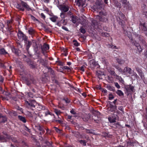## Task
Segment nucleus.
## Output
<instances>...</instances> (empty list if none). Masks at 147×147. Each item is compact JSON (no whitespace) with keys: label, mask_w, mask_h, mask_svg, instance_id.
Wrapping results in <instances>:
<instances>
[{"label":"nucleus","mask_w":147,"mask_h":147,"mask_svg":"<svg viewBox=\"0 0 147 147\" xmlns=\"http://www.w3.org/2000/svg\"><path fill=\"white\" fill-rule=\"evenodd\" d=\"M16 7L22 11H24V8L28 11L30 9L29 6L26 3L23 1H22L21 5L18 4Z\"/></svg>","instance_id":"1"},{"label":"nucleus","mask_w":147,"mask_h":147,"mask_svg":"<svg viewBox=\"0 0 147 147\" xmlns=\"http://www.w3.org/2000/svg\"><path fill=\"white\" fill-rule=\"evenodd\" d=\"M99 15H97L96 18L99 21L103 22H106L107 20V16H106L105 13L102 11L99 12Z\"/></svg>","instance_id":"2"},{"label":"nucleus","mask_w":147,"mask_h":147,"mask_svg":"<svg viewBox=\"0 0 147 147\" xmlns=\"http://www.w3.org/2000/svg\"><path fill=\"white\" fill-rule=\"evenodd\" d=\"M125 16L121 12H119L117 14V19L122 26H123L125 22L123 20H125Z\"/></svg>","instance_id":"3"},{"label":"nucleus","mask_w":147,"mask_h":147,"mask_svg":"<svg viewBox=\"0 0 147 147\" xmlns=\"http://www.w3.org/2000/svg\"><path fill=\"white\" fill-rule=\"evenodd\" d=\"M121 2L124 8L127 9H131V6L127 1V0H121Z\"/></svg>","instance_id":"4"},{"label":"nucleus","mask_w":147,"mask_h":147,"mask_svg":"<svg viewBox=\"0 0 147 147\" xmlns=\"http://www.w3.org/2000/svg\"><path fill=\"white\" fill-rule=\"evenodd\" d=\"M132 71L129 67H126L123 70L122 74L128 76V74H132Z\"/></svg>","instance_id":"5"},{"label":"nucleus","mask_w":147,"mask_h":147,"mask_svg":"<svg viewBox=\"0 0 147 147\" xmlns=\"http://www.w3.org/2000/svg\"><path fill=\"white\" fill-rule=\"evenodd\" d=\"M59 8L61 11L64 12H67L69 10V6L65 5H59Z\"/></svg>","instance_id":"6"},{"label":"nucleus","mask_w":147,"mask_h":147,"mask_svg":"<svg viewBox=\"0 0 147 147\" xmlns=\"http://www.w3.org/2000/svg\"><path fill=\"white\" fill-rule=\"evenodd\" d=\"M75 3L79 7H83L85 5L84 2L82 0H75Z\"/></svg>","instance_id":"7"},{"label":"nucleus","mask_w":147,"mask_h":147,"mask_svg":"<svg viewBox=\"0 0 147 147\" xmlns=\"http://www.w3.org/2000/svg\"><path fill=\"white\" fill-rule=\"evenodd\" d=\"M126 89L127 94H128L134 91V87L131 85L129 86L126 87Z\"/></svg>","instance_id":"8"},{"label":"nucleus","mask_w":147,"mask_h":147,"mask_svg":"<svg viewBox=\"0 0 147 147\" xmlns=\"http://www.w3.org/2000/svg\"><path fill=\"white\" fill-rule=\"evenodd\" d=\"M18 36L19 39L22 38L24 40V42H25L26 40L27 39V38L26 36L22 32L19 31L18 34Z\"/></svg>","instance_id":"9"},{"label":"nucleus","mask_w":147,"mask_h":147,"mask_svg":"<svg viewBox=\"0 0 147 147\" xmlns=\"http://www.w3.org/2000/svg\"><path fill=\"white\" fill-rule=\"evenodd\" d=\"M116 109V107L115 106L111 105L109 107L107 108V111L109 113L111 112H114Z\"/></svg>","instance_id":"10"},{"label":"nucleus","mask_w":147,"mask_h":147,"mask_svg":"<svg viewBox=\"0 0 147 147\" xmlns=\"http://www.w3.org/2000/svg\"><path fill=\"white\" fill-rule=\"evenodd\" d=\"M90 20L92 22L91 28H94L97 25L98 23L96 20H94L92 18H91Z\"/></svg>","instance_id":"11"},{"label":"nucleus","mask_w":147,"mask_h":147,"mask_svg":"<svg viewBox=\"0 0 147 147\" xmlns=\"http://www.w3.org/2000/svg\"><path fill=\"white\" fill-rule=\"evenodd\" d=\"M4 136H5V140H6V141L5 142H6L7 141V139H11V140L13 142L15 143H18V141L17 140H16V139L15 138H12L11 137L9 136L8 135H5Z\"/></svg>","instance_id":"12"},{"label":"nucleus","mask_w":147,"mask_h":147,"mask_svg":"<svg viewBox=\"0 0 147 147\" xmlns=\"http://www.w3.org/2000/svg\"><path fill=\"white\" fill-rule=\"evenodd\" d=\"M25 102L26 105H27L28 107H35V104H36V102L34 101L29 102L28 101L26 100Z\"/></svg>","instance_id":"13"},{"label":"nucleus","mask_w":147,"mask_h":147,"mask_svg":"<svg viewBox=\"0 0 147 147\" xmlns=\"http://www.w3.org/2000/svg\"><path fill=\"white\" fill-rule=\"evenodd\" d=\"M42 51L44 53V52L48 50L49 49V46L48 45L45 44L41 47Z\"/></svg>","instance_id":"14"},{"label":"nucleus","mask_w":147,"mask_h":147,"mask_svg":"<svg viewBox=\"0 0 147 147\" xmlns=\"http://www.w3.org/2000/svg\"><path fill=\"white\" fill-rule=\"evenodd\" d=\"M24 42L25 43L26 49L27 51H28L29 49L32 44V42L29 41H27L26 39Z\"/></svg>","instance_id":"15"},{"label":"nucleus","mask_w":147,"mask_h":147,"mask_svg":"<svg viewBox=\"0 0 147 147\" xmlns=\"http://www.w3.org/2000/svg\"><path fill=\"white\" fill-rule=\"evenodd\" d=\"M90 67H94L96 65H97V63L94 60H91L90 61Z\"/></svg>","instance_id":"16"},{"label":"nucleus","mask_w":147,"mask_h":147,"mask_svg":"<svg viewBox=\"0 0 147 147\" xmlns=\"http://www.w3.org/2000/svg\"><path fill=\"white\" fill-rule=\"evenodd\" d=\"M134 45H135V46L137 48L139 52H141L142 49V48H141L139 44L138 43H137L136 42L135 43L134 42Z\"/></svg>","instance_id":"17"},{"label":"nucleus","mask_w":147,"mask_h":147,"mask_svg":"<svg viewBox=\"0 0 147 147\" xmlns=\"http://www.w3.org/2000/svg\"><path fill=\"white\" fill-rule=\"evenodd\" d=\"M7 120V118L5 117L2 116L0 115V123L5 122Z\"/></svg>","instance_id":"18"},{"label":"nucleus","mask_w":147,"mask_h":147,"mask_svg":"<svg viewBox=\"0 0 147 147\" xmlns=\"http://www.w3.org/2000/svg\"><path fill=\"white\" fill-rule=\"evenodd\" d=\"M65 20L62 19L61 21L58 22L57 23V25L59 26H60L62 25V24L63 25L65 24Z\"/></svg>","instance_id":"19"},{"label":"nucleus","mask_w":147,"mask_h":147,"mask_svg":"<svg viewBox=\"0 0 147 147\" xmlns=\"http://www.w3.org/2000/svg\"><path fill=\"white\" fill-rule=\"evenodd\" d=\"M113 2L115 6H116L118 7H120L121 4L119 2L117 1L116 0H114Z\"/></svg>","instance_id":"20"},{"label":"nucleus","mask_w":147,"mask_h":147,"mask_svg":"<svg viewBox=\"0 0 147 147\" xmlns=\"http://www.w3.org/2000/svg\"><path fill=\"white\" fill-rule=\"evenodd\" d=\"M140 27L142 28L143 30L146 31L147 30V28L145 24H141Z\"/></svg>","instance_id":"21"},{"label":"nucleus","mask_w":147,"mask_h":147,"mask_svg":"<svg viewBox=\"0 0 147 147\" xmlns=\"http://www.w3.org/2000/svg\"><path fill=\"white\" fill-rule=\"evenodd\" d=\"M58 18V17L56 16H54L50 18V20L53 22H55Z\"/></svg>","instance_id":"22"},{"label":"nucleus","mask_w":147,"mask_h":147,"mask_svg":"<svg viewBox=\"0 0 147 147\" xmlns=\"http://www.w3.org/2000/svg\"><path fill=\"white\" fill-rule=\"evenodd\" d=\"M84 121H88L89 118V116L87 114H85L84 117H82Z\"/></svg>","instance_id":"23"},{"label":"nucleus","mask_w":147,"mask_h":147,"mask_svg":"<svg viewBox=\"0 0 147 147\" xmlns=\"http://www.w3.org/2000/svg\"><path fill=\"white\" fill-rule=\"evenodd\" d=\"M136 70L137 71V72L138 73L140 76L142 77L143 76V74L141 70L139 69V68L137 67L136 68Z\"/></svg>","instance_id":"24"},{"label":"nucleus","mask_w":147,"mask_h":147,"mask_svg":"<svg viewBox=\"0 0 147 147\" xmlns=\"http://www.w3.org/2000/svg\"><path fill=\"white\" fill-rule=\"evenodd\" d=\"M12 51L13 52L15 53L16 54L18 55L19 53H20V51L17 49H16L15 48H13L12 49Z\"/></svg>","instance_id":"25"},{"label":"nucleus","mask_w":147,"mask_h":147,"mask_svg":"<svg viewBox=\"0 0 147 147\" xmlns=\"http://www.w3.org/2000/svg\"><path fill=\"white\" fill-rule=\"evenodd\" d=\"M18 117L19 119L23 122L25 123L26 122V119L24 117L21 116H19Z\"/></svg>","instance_id":"26"},{"label":"nucleus","mask_w":147,"mask_h":147,"mask_svg":"<svg viewBox=\"0 0 147 147\" xmlns=\"http://www.w3.org/2000/svg\"><path fill=\"white\" fill-rule=\"evenodd\" d=\"M114 67L119 71L122 74L123 70L122 69L118 66L115 65Z\"/></svg>","instance_id":"27"},{"label":"nucleus","mask_w":147,"mask_h":147,"mask_svg":"<svg viewBox=\"0 0 147 147\" xmlns=\"http://www.w3.org/2000/svg\"><path fill=\"white\" fill-rule=\"evenodd\" d=\"M7 53L5 50L3 48L1 49L0 50V54H1L5 55Z\"/></svg>","instance_id":"28"},{"label":"nucleus","mask_w":147,"mask_h":147,"mask_svg":"<svg viewBox=\"0 0 147 147\" xmlns=\"http://www.w3.org/2000/svg\"><path fill=\"white\" fill-rule=\"evenodd\" d=\"M71 21L73 23L75 24L77 21V19L76 17H74L73 16H71Z\"/></svg>","instance_id":"29"},{"label":"nucleus","mask_w":147,"mask_h":147,"mask_svg":"<svg viewBox=\"0 0 147 147\" xmlns=\"http://www.w3.org/2000/svg\"><path fill=\"white\" fill-rule=\"evenodd\" d=\"M107 89L110 91H114L115 90L114 88L110 86H107L106 87Z\"/></svg>","instance_id":"30"},{"label":"nucleus","mask_w":147,"mask_h":147,"mask_svg":"<svg viewBox=\"0 0 147 147\" xmlns=\"http://www.w3.org/2000/svg\"><path fill=\"white\" fill-rule=\"evenodd\" d=\"M117 93L119 96H121L123 95V92L121 90H117Z\"/></svg>","instance_id":"31"},{"label":"nucleus","mask_w":147,"mask_h":147,"mask_svg":"<svg viewBox=\"0 0 147 147\" xmlns=\"http://www.w3.org/2000/svg\"><path fill=\"white\" fill-rule=\"evenodd\" d=\"M117 62L120 64H122L124 63L125 61L122 59H117Z\"/></svg>","instance_id":"32"},{"label":"nucleus","mask_w":147,"mask_h":147,"mask_svg":"<svg viewBox=\"0 0 147 147\" xmlns=\"http://www.w3.org/2000/svg\"><path fill=\"white\" fill-rule=\"evenodd\" d=\"M54 111L55 113L58 115L60 114L61 111L60 110H58L57 109H54Z\"/></svg>","instance_id":"33"},{"label":"nucleus","mask_w":147,"mask_h":147,"mask_svg":"<svg viewBox=\"0 0 147 147\" xmlns=\"http://www.w3.org/2000/svg\"><path fill=\"white\" fill-rule=\"evenodd\" d=\"M108 119L109 120V121L111 123H114L115 122V119H111V117H109Z\"/></svg>","instance_id":"34"},{"label":"nucleus","mask_w":147,"mask_h":147,"mask_svg":"<svg viewBox=\"0 0 147 147\" xmlns=\"http://www.w3.org/2000/svg\"><path fill=\"white\" fill-rule=\"evenodd\" d=\"M60 16L62 19H64L65 17V14L63 12L61 13Z\"/></svg>","instance_id":"35"},{"label":"nucleus","mask_w":147,"mask_h":147,"mask_svg":"<svg viewBox=\"0 0 147 147\" xmlns=\"http://www.w3.org/2000/svg\"><path fill=\"white\" fill-rule=\"evenodd\" d=\"M73 42H74V45L78 47L79 45V43L76 40H74Z\"/></svg>","instance_id":"36"},{"label":"nucleus","mask_w":147,"mask_h":147,"mask_svg":"<svg viewBox=\"0 0 147 147\" xmlns=\"http://www.w3.org/2000/svg\"><path fill=\"white\" fill-rule=\"evenodd\" d=\"M80 142L81 144H83L84 146H86V142L84 140H81L80 141Z\"/></svg>","instance_id":"37"},{"label":"nucleus","mask_w":147,"mask_h":147,"mask_svg":"<svg viewBox=\"0 0 147 147\" xmlns=\"http://www.w3.org/2000/svg\"><path fill=\"white\" fill-rule=\"evenodd\" d=\"M109 99L110 100L113 99L114 98L113 96L111 93L109 94Z\"/></svg>","instance_id":"38"},{"label":"nucleus","mask_w":147,"mask_h":147,"mask_svg":"<svg viewBox=\"0 0 147 147\" xmlns=\"http://www.w3.org/2000/svg\"><path fill=\"white\" fill-rule=\"evenodd\" d=\"M96 74L98 76L102 75L103 74V73L102 72H101V71H97L96 72Z\"/></svg>","instance_id":"39"},{"label":"nucleus","mask_w":147,"mask_h":147,"mask_svg":"<svg viewBox=\"0 0 147 147\" xmlns=\"http://www.w3.org/2000/svg\"><path fill=\"white\" fill-rule=\"evenodd\" d=\"M38 61L39 62V63H41L42 65H43L44 64V62H45V60L44 59H40Z\"/></svg>","instance_id":"40"},{"label":"nucleus","mask_w":147,"mask_h":147,"mask_svg":"<svg viewBox=\"0 0 147 147\" xmlns=\"http://www.w3.org/2000/svg\"><path fill=\"white\" fill-rule=\"evenodd\" d=\"M0 140L2 141L3 142L5 141H6L5 138V136H0Z\"/></svg>","instance_id":"41"},{"label":"nucleus","mask_w":147,"mask_h":147,"mask_svg":"<svg viewBox=\"0 0 147 147\" xmlns=\"http://www.w3.org/2000/svg\"><path fill=\"white\" fill-rule=\"evenodd\" d=\"M28 32L30 34H32L34 33V31L33 29H31L28 30Z\"/></svg>","instance_id":"42"},{"label":"nucleus","mask_w":147,"mask_h":147,"mask_svg":"<svg viewBox=\"0 0 147 147\" xmlns=\"http://www.w3.org/2000/svg\"><path fill=\"white\" fill-rule=\"evenodd\" d=\"M80 31L81 33H82L83 34H84L85 33V32H86L85 30L84 29L81 28H80Z\"/></svg>","instance_id":"43"},{"label":"nucleus","mask_w":147,"mask_h":147,"mask_svg":"<svg viewBox=\"0 0 147 147\" xmlns=\"http://www.w3.org/2000/svg\"><path fill=\"white\" fill-rule=\"evenodd\" d=\"M101 90L102 92L105 93V94L107 93V90H106L104 88L101 89Z\"/></svg>","instance_id":"44"},{"label":"nucleus","mask_w":147,"mask_h":147,"mask_svg":"<svg viewBox=\"0 0 147 147\" xmlns=\"http://www.w3.org/2000/svg\"><path fill=\"white\" fill-rule=\"evenodd\" d=\"M85 67L84 65H83V66H81L80 69V70L82 71H84V68Z\"/></svg>","instance_id":"45"},{"label":"nucleus","mask_w":147,"mask_h":147,"mask_svg":"<svg viewBox=\"0 0 147 147\" xmlns=\"http://www.w3.org/2000/svg\"><path fill=\"white\" fill-rule=\"evenodd\" d=\"M115 86L117 88H120V87L117 83V82L115 83Z\"/></svg>","instance_id":"46"},{"label":"nucleus","mask_w":147,"mask_h":147,"mask_svg":"<svg viewBox=\"0 0 147 147\" xmlns=\"http://www.w3.org/2000/svg\"><path fill=\"white\" fill-rule=\"evenodd\" d=\"M7 28L9 30H11L12 29L11 25H7Z\"/></svg>","instance_id":"47"},{"label":"nucleus","mask_w":147,"mask_h":147,"mask_svg":"<svg viewBox=\"0 0 147 147\" xmlns=\"http://www.w3.org/2000/svg\"><path fill=\"white\" fill-rule=\"evenodd\" d=\"M11 20H8L7 22V26L9 25H11Z\"/></svg>","instance_id":"48"},{"label":"nucleus","mask_w":147,"mask_h":147,"mask_svg":"<svg viewBox=\"0 0 147 147\" xmlns=\"http://www.w3.org/2000/svg\"><path fill=\"white\" fill-rule=\"evenodd\" d=\"M64 55L65 56H66L67 54V50L66 49H64Z\"/></svg>","instance_id":"49"},{"label":"nucleus","mask_w":147,"mask_h":147,"mask_svg":"<svg viewBox=\"0 0 147 147\" xmlns=\"http://www.w3.org/2000/svg\"><path fill=\"white\" fill-rule=\"evenodd\" d=\"M70 113L73 114H76V113L73 110H72L70 111Z\"/></svg>","instance_id":"50"},{"label":"nucleus","mask_w":147,"mask_h":147,"mask_svg":"<svg viewBox=\"0 0 147 147\" xmlns=\"http://www.w3.org/2000/svg\"><path fill=\"white\" fill-rule=\"evenodd\" d=\"M110 47L112 49H115L116 48V47L115 46H113L112 45H111L110 46Z\"/></svg>","instance_id":"51"},{"label":"nucleus","mask_w":147,"mask_h":147,"mask_svg":"<svg viewBox=\"0 0 147 147\" xmlns=\"http://www.w3.org/2000/svg\"><path fill=\"white\" fill-rule=\"evenodd\" d=\"M41 16L42 18L43 19H45V15H44V14L43 13H41Z\"/></svg>","instance_id":"52"},{"label":"nucleus","mask_w":147,"mask_h":147,"mask_svg":"<svg viewBox=\"0 0 147 147\" xmlns=\"http://www.w3.org/2000/svg\"><path fill=\"white\" fill-rule=\"evenodd\" d=\"M111 74L113 75H114L115 76H116L117 77H118V76L115 74V72L114 71H111Z\"/></svg>","instance_id":"53"},{"label":"nucleus","mask_w":147,"mask_h":147,"mask_svg":"<svg viewBox=\"0 0 147 147\" xmlns=\"http://www.w3.org/2000/svg\"><path fill=\"white\" fill-rule=\"evenodd\" d=\"M25 129L28 131L30 132V130L26 126L25 127Z\"/></svg>","instance_id":"54"},{"label":"nucleus","mask_w":147,"mask_h":147,"mask_svg":"<svg viewBox=\"0 0 147 147\" xmlns=\"http://www.w3.org/2000/svg\"><path fill=\"white\" fill-rule=\"evenodd\" d=\"M51 0H43V1L46 3H49Z\"/></svg>","instance_id":"55"},{"label":"nucleus","mask_w":147,"mask_h":147,"mask_svg":"<svg viewBox=\"0 0 147 147\" xmlns=\"http://www.w3.org/2000/svg\"><path fill=\"white\" fill-rule=\"evenodd\" d=\"M64 69H70V68L68 66H64Z\"/></svg>","instance_id":"56"},{"label":"nucleus","mask_w":147,"mask_h":147,"mask_svg":"<svg viewBox=\"0 0 147 147\" xmlns=\"http://www.w3.org/2000/svg\"><path fill=\"white\" fill-rule=\"evenodd\" d=\"M55 131L58 132H59L60 131V130L57 127H55Z\"/></svg>","instance_id":"57"},{"label":"nucleus","mask_w":147,"mask_h":147,"mask_svg":"<svg viewBox=\"0 0 147 147\" xmlns=\"http://www.w3.org/2000/svg\"><path fill=\"white\" fill-rule=\"evenodd\" d=\"M62 28L63 29H64V30H66V31H67V30H68V29H67V28H66V27H65V26H62Z\"/></svg>","instance_id":"58"},{"label":"nucleus","mask_w":147,"mask_h":147,"mask_svg":"<svg viewBox=\"0 0 147 147\" xmlns=\"http://www.w3.org/2000/svg\"><path fill=\"white\" fill-rule=\"evenodd\" d=\"M3 79L2 76H0V82H2Z\"/></svg>","instance_id":"59"},{"label":"nucleus","mask_w":147,"mask_h":147,"mask_svg":"<svg viewBox=\"0 0 147 147\" xmlns=\"http://www.w3.org/2000/svg\"><path fill=\"white\" fill-rule=\"evenodd\" d=\"M30 66L32 68H34V65L32 64H30Z\"/></svg>","instance_id":"60"},{"label":"nucleus","mask_w":147,"mask_h":147,"mask_svg":"<svg viewBox=\"0 0 147 147\" xmlns=\"http://www.w3.org/2000/svg\"><path fill=\"white\" fill-rule=\"evenodd\" d=\"M0 65H1V67H3V68H5V67L4 65V64H3L2 63H0Z\"/></svg>","instance_id":"61"},{"label":"nucleus","mask_w":147,"mask_h":147,"mask_svg":"<svg viewBox=\"0 0 147 147\" xmlns=\"http://www.w3.org/2000/svg\"><path fill=\"white\" fill-rule=\"evenodd\" d=\"M2 99L3 100H8V99H7L6 98H5V97H2Z\"/></svg>","instance_id":"62"},{"label":"nucleus","mask_w":147,"mask_h":147,"mask_svg":"<svg viewBox=\"0 0 147 147\" xmlns=\"http://www.w3.org/2000/svg\"><path fill=\"white\" fill-rule=\"evenodd\" d=\"M71 64V63L70 62H67V64L68 65H70Z\"/></svg>","instance_id":"63"},{"label":"nucleus","mask_w":147,"mask_h":147,"mask_svg":"<svg viewBox=\"0 0 147 147\" xmlns=\"http://www.w3.org/2000/svg\"><path fill=\"white\" fill-rule=\"evenodd\" d=\"M121 111H122V107H119L118 108Z\"/></svg>","instance_id":"64"}]
</instances>
